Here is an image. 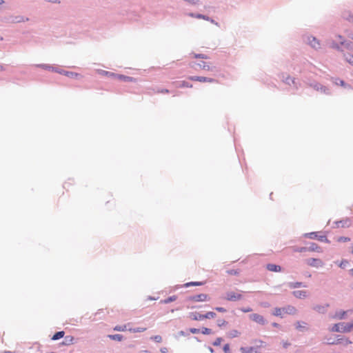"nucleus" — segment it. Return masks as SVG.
Here are the masks:
<instances>
[{
	"instance_id": "1",
	"label": "nucleus",
	"mask_w": 353,
	"mask_h": 353,
	"mask_svg": "<svg viewBox=\"0 0 353 353\" xmlns=\"http://www.w3.org/2000/svg\"><path fill=\"white\" fill-rule=\"evenodd\" d=\"M223 299L228 301H236L241 300L242 299V295L237 292L230 291L225 294Z\"/></svg>"
},
{
	"instance_id": "2",
	"label": "nucleus",
	"mask_w": 353,
	"mask_h": 353,
	"mask_svg": "<svg viewBox=\"0 0 353 353\" xmlns=\"http://www.w3.org/2000/svg\"><path fill=\"white\" fill-rule=\"evenodd\" d=\"M249 317L250 320L256 322L258 324L263 325L266 323V320L265 318L259 314L254 313L250 314Z\"/></svg>"
},
{
	"instance_id": "3",
	"label": "nucleus",
	"mask_w": 353,
	"mask_h": 353,
	"mask_svg": "<svg viewBox=\"0 0 353 353\" xmlns=\"http://www.w3.org/2000/svg\"><path fill=\"white\" fill-rule=\"evenodd\" d=\"M306 263L312 267L319 268L323 266L324 263L320 259L310 258L306 260Z\"/></svg>"
},
{
	"instance_id": "4",
	"label": "nucleus",
	"mask_w": 353,
	"mask_h": 353,
	"mask_svg": "<svg viewBox=\"0 0 353 353\" xmlns=\"http://www.w3.org/2000/svg\"><path fill=\"white\" fill-rule=\"evenodd\" d=\"M210 299L209 296L206 294H200L190 296L189 300L192 302H203L207 301Z\"/></svg>"
},
{
	"instance_id": "5",
	"label": "nucleus",
	"mask_w": 353,
	"mask_h": 353,
	"mask_svg": "<svg viewBox=\"0 0 353 353\" xmlns=\"http://www.w3.org/2000/svg\"><path fill=\"white\" fill-rule=\"evenodd\" d=\"M188 79L194 81H199V82H208V83H214L216 81L212 78H208L204 77H199V76H190L188 77Z\"/></svg>"
},
{
	"instance_id": "6",
	"label": "nucleus",
	"mask_w": 353,
	"mask_h": 353,
	"mask_svg": "<svg viewBox=\"0 0 353 353\" xmlns=\"http://www.w3.org/2000/svg\"><path fill=\"white\" fill-rule=\"evenodd\" d=\"M55 72L59 73L61 74H63L70 78H78L81 76L79 74H78L77 72H69V71H65L63 70H59V69H58V70H55Z\"/></svg>"
},
{
	"instance_id": "7",
	"label": "nucleus",
	"mask_w": 353,
	"mask_h": 353,
	"mask_svg": "<svg viewBox=\"0 0 353 353\" xmlns=\"http://www.w3.org/2000/svg\"><path fill=\"white\" fill-rule=\"evenodd\" d=\"M116 79H117L120 81H125V82H137L136 79L131 77L125 76L123 74H117Z\"/></svg>"
},
{
	"instance_id": "8",
	"label": "nucleus",
	"mask_w": 353,
	"mask_h": 353,
	"mask_svg": "<svg viewBox=\"0 0 353 353\" xmlns=\"http://www.w3.org/2000/svg\"><path fill=\"white\" fill-rule=\"evenodd\" d=\"M240 352L241 353H257L258 352L257 349L254 347H241L240 348Z\"/></svg>"
},
{
	"instance_id": "9",
	"label": "nucleus",
	"mask_w": 353,
	"mask_h": 353,
	"mask_svg": "<svg viewBox=\"0 0 353 353\" xmlns=\"http://www.w3.org/2000/svg\"><path fill=\"white\" fill-rule=\"evenodd\" d=\"M266 268L269 271H271V272H281V266L275 265V264H272V263L268 264L267 266H266Z\"/></svg>"
},
{
	"instance_id": "10",
	"label": "nucleus",
	"mask_w": 353,
	"mask_h": 353,
	"mask_svg": "<svg viewBox=\"0 0 353 353\" xmlns=\"http://www.w3.org/2000/svg\"><path fill=\"white\" fill-rule=\"evenodd\" d=\"M97 72L99 74H101V75L107 76V77H112V78H115L116 79V76H117L116 73L108 72V71H105V70H98Z\"/></svg>"
},
{
	"instance_id": "11",
	"label": "nucleus",
	"mask_w": 353,
	"mask_h": 353,
	"mask_svg": "<svg viewBox=\"0 0 353 353\" xmlns=\"http://www.w3.org/2000/svg\"><path fill=\"white\" fill-rule=\"evenodd\" d=\"M296 312V310L294 307L288 305L284 307V314H295Z\"/></svg>"
},
{
	"instance_id": "12",
	"label": "nucleus",
	"mask_w": 353,
	"mask_h": 353,
	"mask_svg": "<svg viewBox=\"0 0 353 353\" xmlns=\"http://www.w3.org/2000/svg\"><path fill=\"white\" fill-rule=\"evenodd\" d=\"M309 43L314 48L317 49L320 48L319 41L314 37L309 38Z\"/></svg>"
},
{
	"instance_id": "13",
	"label": "nucleus",
	"mask_w": 353,
	"mask_h": 353,
	"mask_svg": "<svg viewBox=\"0 0 353 353\" xmlns=\"http://www.w3.org/2000/svg\"><path fill=\"white\" fill-rule=\"evenodd\" d=\"M284 307H276L274 310L273 315L283 317L284 315Z\"/></svg>"
},
{
	"instance_id": "14",
	"label": "nucleus",
	"mask_w": 353,
	"mask_h": 353,
	"mask_svg": "<svg viewBox=\"0 0 353 353\" xmlns=\"http://www.w3.org/2000/svg\"><path fill=\"white\" fill-rule=\"evenodd\" d=\"M293 294L296 298L301 299V298L306 297L307 292L305 291H304V290H297V291H294L293 292Z\"/></svg>"
},
{
	"instance_id": "15",
	"label": "nucleus",
	"mask_w": 353,
	"mask_h": 353,
	"mask_svg": "<svg viewBox=\"0 0 353 353\" xmlns=\"http://www.w3.org/2000/svg\"><path fill=\"white\" fill-rule=\"evenodd\" d=\"M307 251H316V252H321V249L316 244L312 243L310 245V246L307 248Z\"/></svg>"
},
{
	"instance_id": "16",
	"label": "nucleus",
	"mask_w": 353,
	"mask_h": 353,
	"mask_svg": "<svg viewBox=\"0 0 353 353\" xmlns=\"http://www.w3.org/2000/svg\"><path fill=\"white\" fill-rule=\"evenodd\" d=\"M38 67H40L43 69H45V70H51V71H53V72H55V70H58L57 68L52 66V65H47V64H41V65H37Z\"/></svg>"
},
{
	"instance_id": "17",
	"label": "nucleus",
	"mask_w": 353,
	"mask_h": 353,
	"mask_svg": "<svg viewBox=\"0 0 353 353\" xmlns=\"http://www.w3.org/2000/svg\"><path fill=\"white\" fill-rule=\"evenodd\" d=\"M241 335V332L237 330H232L228 333V336L230 338L239 337Z\"/></svg>"
},
{
	"instance_id": "18",
	"label": "nucleus",
	"mask_w": 353,
	"mask_h": 353,
	"mask_svg": "<svg viewBox=\"0 0 353 353\" xmlns=\"http://www.w3.org/2000/svg\"><path fill=\"white\" fill-rule=\"evenodd\" d=\"M74 337L72 336H66L65 338H64V341H63V344L65 345H70V344H72L73 342H74Z\"/></svg>"
},
{
	"instance_id": "19",
	"label": "nucleus",
	"mask_w": 353,
	"mask_h": 353,
	"mask_svg": "<svg viewBox=\"0 0 353 353\" xmlns=\"http://www.w3.org/2000/svg\"><path fill=\"white\" fill-rule=\"evenodd\" d=\"M64 334L65 332L63 331L58 332L53 335L52 339L54 341L58 340L59 339L63 338L64 336Z\"/></svg>"
},
{
	"instance_id": "20",
	"label": "nucleus",
	"mask_w": 353,
	"mask_h": 353,
	"mask_svg": "<svg viewBox=\"0 0 353 353\" xmlns=\"http://www.w3.org/2000/svg\"><path fill=\"white\" fill-rule=\"evenodd\" d=\"M192 319L195 321H201V320L205 319L203 314H197V313L192 314Z\"/></svg>"
},
{
	"instance_id": "21",
	"label": "nucleus",
	"mask_w": 353,
	"mask_h": 353,
	"mask_svg": "<svg viewBox=\"0 0 353 353\" xmlns=\"http://www.w3.org/2000/svg\"><path fill=\"white\" fill-rule=\"evenodd\" d=\"M175 300H176V296L174 295V296L168 297L166 299L161 301V303H163V304H167V303H170L172 301H174Z\"/></svg>"
},
{
	"instance_id": "22",
	"label": "nucleus",
	"mask_w": 353,
	"mask_h": 353,
	"mask_svg": "<svg viewBox=\"0 0 353 353\" xmlns=\"http://www.w3.org/2000/svg\"><path fill=\"white\" fill-rule=\"evenodd\" d=\"M147 330L146 327H137V328H129L128 330L130 332L136 333V332H143Z\"/></svg>"
},
{
	"instance_id": "23",
	"label": "nucleus",
	"mask_w": 353,
	"mask_h": 353,
	"mask_svg": "<svg viewBox=\"0 0 353 353\" xmlns=\"http://www.w3.org/2000/svg\"><path fill=\"white\" fill-rule=\"evenodd\" d=\"M203 285L202 282H189L184 284V287L188 288L190 286H199Z\"/></svg>"
},
{
	"instance_id": "24",
	"label": "nucleus",
	"mask_w": 353,
	"mask_h": 353,
	"mask_svg": "<svg viewBox=\"0 0 353 353\" xmlns=\"http://www.w3.org/2000/svg\"><path fill=\"white\" fill-rule=\"evenodd\" d=\"M128 329H127V325H117L114 327V331H119V332H124V331H126Z\"/></svg>"
},
{
	"instance_id": "25",
	"label": "nucleus",
	"mask_w": 353,
	"mask_h": 353,
	"mask_svg": "<svg viewBox=\"0 0 353 353\" xmlns=\"http://www.w3.org/2000/svg\"><path fill=\"white\" fill-rule=\"evenodd\" d=\"M108 337L112 340L121 341L123 339V336L121 334L108 335Z\"/></svg>"
},
{
	"instance_id": "26",
	"label": "nucleus",
	"mask_w": 353,
	"mask_h": 353,
	"mask_svg": "<svg viewBox=\"0 0 353 353\" xmlns=\"http://www.w3.org/2000/svg\"><path fill=\"white\" fill-rule=\"evenodd\" d=\"M345 59L349 63L353 65V54H345Z\"/></svg>"
},
{
	"instance_id": "27",
	"label": "nucleus",
	"mask_w": 353,
	"mask_h": 353,
	"mask_svg": "<svg viewBox=\"0 0 353 353\" xmlns=\"http://www.w3.org/2000/svg\"><path fill=\"white\" fill-rule=\"evenodd\" d=\"M203 315H204V319H213V318L216 317V314L213 312H208Z\"/></svg>"
},
{
	"instance_id": "28",
	"label": "nucleus",
	"mask_w": 353,
	"mask_h": 353,
	"mask_svg": "<svg viewBox=\"0 0 353 353\" xmlns=\"http://www.w3.org/2000/svg\"><path fill=\"white\" fill-rule=\"evenodd\" d=\"M351 330H353V322L347 323L343 328L344 332H350Z\"/></svg>"
},
{
	"instance_id": "29",
	"label": "nucleus",
	"mask_w": 353,
	"mask_h": 353,
	"mask_svg": "<svg viewBox=\"0 0 353 353\" xmlns=\"http://www.w3.org/2000/svg\"><path fill=\"white\" fill-rule=\"evenodd\" d=\"M27 20H28V19H25L23 17L18 16V17H16L15 19L12 20V21L15 22V23H20L22 21H27Z\"/></svg>"
},
{
	"instance_id": "30",
	"label": "nucleus",
	"mask_w": 353,
	"mask_h": 353,
	"mask_svg": "<svg viewBox=\"0 0 353 353\" xmlns=\"http://www.w3.org/2000/svg\"><path fill=\"white\" fill-rule=\"evenodd\" d=\"M307 250V247L294 248L293 251L296 252H303Z\"/></svg>"
},
{
	"instance_id": "31",
	"label": "nucleus",
	"mask_w": 353,
	"mask_h": 353,
	"mask_svg": "<svg viewBox=\"0 0 353 353\" xmlns=\"http://www.w3.org/2000/svg\"><path fill=\"white\" fill-rule=\"evenodd\" d=\"M179 87L180 88H192V85L189 83L187 81H183L181 82Z\"/></svg>"
},
{
	"instance_id": "32",
	"label": "nucleus",
	"mask_w": 353,
	"mask_h": 353,
	"mask_svg": "<svg viewBox=\"0 0 353 353\" xmlns=\"http://www.w3.org/2000/svg\"><path fill=\"white\" fill-rule=\"evenodd\" d=\"M193 57L194 58H196V59H198V58H200V59H208V56H206L205 54H196V53H194L193 54Z\"/></svg>"
},
{
	"instance_id": "33",
	"label": "nucleus",
	"mask_w": 353,
	"mask_h": 353,
	"mask_svg": "<svg viewBox=\"0 0 353 353\" xmlns=\"http://www.w3.org/2000/svg\"><path fill=\"white\" fill-rule=\"evenodd\" d=\"M201 333L203 334H210L212 333V330L211 329H209V328H207V327H203L201 330Z\"/></svg>"
},
{
	"instance_id": "34",
	"label": "nucleus",
	"mask_w": 353,
	"mask_h": 353,
	"mask_svg": "<svg viewBox=\"0 0 353 353\" xmlns=\"http://www.w3.org/2000/svg\"><path fill=\"white\" fill-rule=\"evenodd\" d=\"M151 339H153L157 343H161L162 341V338L159 335L154 336Z\"/></svg>"
},
{
	"instance_id": "35",
	"label": "nucleus",
	"mask_w": 353,
	"mask_h": 353,
	"mask_svg": "<svg viewBox=\"0 0 353 353\" xmlns=\"http://www.w3.org/2000/svg\"><path fill=\"white\" fill-rule=\"evenodd\" d=\"M223 339L221 337L216 338V340L213 343V345L219 346L221 345Z\"/></svg>"
},
{
	"instance_id": "36",
	"label": "nucleus",
	"mask_w": 353,
	"mask_h": 353,
	"mask_svg": "<svg viewBox=\"0 0 353 353\" xmlns=\"http://www.w3.org/2000/svg\"><path fill=\"white\" fill-rule=\"evenodd\" d=\"M195 17L197 19H205L207 21L210 20L208 17L203 15V14H196Z\"/></svg>"
},
{
	"instance_id": "37",
	"label": "nucleus",
	"mask_w": 353,
	"mask_h": 353,
	"mask_svg": "<svg viewBox=\"0 0 353 353\" xmlns=\"http://www.w3.org/2000/svg\"><path fill=\"white\" fill-rule=\"evenodd\" d=\"M227 273L230 275H237L239 272L236 270H230L227 271Z\"/></svg>"
},
{
	"instance_id": "38",
	"label": "nucleus",
	"mask_w": 353,
	"mask_h": 353,
	"mask_svg": "<svg viewBox=\"0 0 353 353\" xmlns=\"http://www.w3.org/2000/svg\"><path fill=\"white\" fill-rule=\"evenodd\" d=\"M336 38L339 39V43L341 44V45H344L345 44V39L344 38L341 36V35H337L336 36Z\"/></svg>"
},
{
	"instance_id": "39",
	"label": "nucleus",
	"mask_w": 353,
	"mask_h": 353,
	"mask_svg": "<svg viewBox=\"0 0 353 353\" xmlns=\"http://www.w3.org/2000/svg\"><path fill=\"white\" fill-rule=\"evenodd\" d=\"M200 68H202L203 70H211V68L204 62L203 63L202 65H200Z\"/></svg>"
},
{
	"instance_id": "40",
	"label": "nucleus",
	"mask_w": 353,
	"mask_h": 353,
	"mask_svg": "<svg viewBox=\"0 0 353 353\" xmlns=\"http://www.w3.org/2000/svg\"><path fill=\"white\" fill-rule=\"evenodd\" d=\"M223 351L225 353H230V345L229 344H225L224 346H223Z\"/></svg>"
},
{
	"instance_id": "41",
	"label": "nucleus",
	"mask_w": 353,
	"mask_h": 353,
	"mask_svg": "<svg viewBox=\"0 0 353 353\" xmlns=\"http://www.w3.org/2000/svg\"><path fill=\"white\" fill-rule=\"evenodd\" d=\"M305 325L306 323H304V322H297L296 323V327L297 329H299V328H301V327H305Z\"/></svg>"
},
{
	"instance_id": "42",
	"label": "nucleus",
	"mask_w": 353,
	"mask_h": 353,
	"mask_svg": "<svg viewBox=\"0 0 353 353\" xmlns=\"http://www.w3.org/2000/svg\"><path fill=\"white\" fill-rule=\"evenodd\" d=\"M226 324H227V322L225 320H223V319L218 321V325L219 327H221V326L225 325Z\"/></svg>"
},
{
	"instance_id": "43",
	"label": "nucleus",
	"mask_w": 353,
	"mask_h": 353,
	"mask_svg": "<svg viewBox=\"0 0 353 353\" xmlns=\"http://www.w3.org/2000/svg\"><path fill=\"white\" fill-rule=\"evenodd\" d=\"M215 310L219 312H226V310L222 307H215Z\"/></svg>"
},
{
	"instance_id": "44",
	"label": "nucleus",
	"mask_w": 353,
	"mask_h": 353,
	"mask_svg": "<svg viewBox=\"0 0 353 353\" xmlns=\"http://www.w3.org/2000/svg\"><path fill=\"white\" fill-rule=\"evenodd\" d=\"M241 311L244 313H247L252 311V309L251 307L242 308Z\"/></svg>"
},
{
	"instance_id": "45",
	"label": "nucleus",
	"mask_w": 353,
	"mask_h": 353,
	"mask_svg": "<svg viewBox=\"0 0 353 353\" xmlns=\"http://www.w3.org/2000/svg\"><path fill=\"white\" fill-rule=\"evenodd\" d=\"M348 263V261H343L341 262V263L339 264V266L341 268H345L346 266V265Z\"/></svg>"
},
{
	"instance_id": "46",
	"label": "nucleus",
	"mask_w": 353,
	"mask_h": 353,
	"mask_svg": "<svg viewBox=\"0 0 353 353\" xmlns=\"http://www.w3.org/2000/svg\"><path fill=\"white\" fill-rule=\"evenodd\" d=\"M190 332L192 334H197L199 332V330L196 328H190Z\"/></svg>"
},
{
	"instance_id": "47",
	"label": "nucleus",
	"mask_w": 353,
	"mask_h": 353,
	"mask_svg": "<svg viewBox=\"0 0 353 353\" xmlns=\"http://www.w3.org/2000/svg\"><path fill=\"white\" fill-rule=\"evenodd\" d=\"M350 240V239L348 237H340L339 239V241H344V242H345V241H349Z\"/></svg>"
},
{
	"instance_id": "48",
	"label": "nucleus",
	"mask_w": 353,
	"mask_h": 353,
	"mask_svg": "<svg viewBox=\"0 0 353 353\" xmlns=\"http://www.w3.org/2000/svg\"><path fill=\"white\" fill-rule=\"evenodd\" d=\"M332 331H335V332H339V325L338 324H335L334 325V327H332Z\"/></svg>"
},
{
	"instance_id": "49",
	"label": "nucleus",
	"mask_w": 353,
	"mask_h": 353,
	"mask_svg": "<svg viewBox=\"0 0 353 353\" xmlns=\"http://www.w3.org/2000/svg\"><path fill=\"white\" fill-rule=\"evenodd\" d=\"M161 352V353H168V350L167 347H161V350H160Z\"/></svg>"
},
{
	"instance_id": "50",
	"label": "nucleus",
	"mask_w": 353,
	"mask_h": 353,
	"mask_svg": "<svg viewBox=\"0 0 353 353\" xmlns=\"http://www.w3.org/2000/svg\"><path fill=\"white\" fill-rule=\"evenodd\" d=\"M301 286H302V283H296L292 285L293 288L301 287Z\"/></svg>"
},
{
	"instance_id": "51",
	"label": "nucleus",
	"mask_w": 353,
	"mask_h": 353,
	"mask_svg": "<svg viewBox=\"0 0 353 353\" xmlns=\"http://www.w3.org/2000/svg\"><path fill=\"white\" fill-rule=\"evenodd\" d=\"M309 237L311 239L315 238L316 236V234L314 232L310 233L308 234Z\"/></svg>"
},
{
	"instance_id": "52",
	"label": "nucleus",
	"mask_w": 353,
	"mask_h": 353,
	"mask_svg": "<svg viewBox=\"0 0 353 353\" xmlns=\"http://www.w3.org/2000/svg\"><path fill=\"white\" fill-rule=\"evenodd\" d=\"M159 92H161V93H169V90L168 89H163L162 90H161Z\"/></svg>"
},
{
	"instance_id": "53",
	"label": "nucleus",
	"mask_w": 353,
	"mask_h": 353,
	"mask_svg": "<svg viewBox=\"0 0 353 353\" xmlns=\"http://www.w3.org/2000/svg\"><path fill=\"white\" fill-rule=\"evenodd\" d=\"M347 19L353 23V16H350V17L347 18Z\"/></svg>"
},
{
	"instance_id": "54",
	"label": "nucleus",
	"mask_w": 353,
	"mask_h": 353,
	"mask_svg": "<svg viewBox=\"0 0 353 353\" xmlns=\"http://www.w3.org/2000/svg\"><path fill=\"white\" fill-rule=\"evenodd\" d=\"M272 325H273L274 327H279V324H278V323H272Z\"/></svg>"
},
{
	"instance_id": "55",
	"label": "nucleus",
	"mask_w": 353,
	"mask_h": 353,
	"mask_svg": "<svg viewBox=\"0 0 353 353\" xmlns=\"http://www.w3.org/2000/svg\"><path fill=\"white\" fill-rule=\"evenodd\" d=\"M350 273L353 276V268L350 270Z\"/></svg>"
},
{
	"instance_id": "56",
	"label": "nucleus",
	"mask_w": 353,
	"mask_h": 353,
	"mask_svg": "<svg viewBox=\"0 0 353 353\" xmlns=\"http://www.w3.org/2000/svg\"><path fill=\"white\" fill-rule=\"evenodd\" d=\"M288 345H289V343H283V346L286 347Z\"/></svg>"
},
{
	"instance_id": "57",
	"label": "nucleus",
	"mask_w": 353,
	"mask_h": 353,
	"mask_svg": "<svg viewBox=\"0 0 353 353\" xmlns=\"http://www.w3.org/2000/svg\"><path fill=\"white\" fill-rule=\"evenodd\" d=\"M190 16L192 17H195L196 14L191 13V14H190Z\"/></svg>"
},
{
	"instance_id": "58",
	"label": "nucleus",
	"mask_w": 353,
	"mask_h": 353,
	"mask_svg": "<svg viewBox=\"0 0 353 353\" xmlns=\"http://www.w3.org/2000/svg\"><path fill=\"white\" fill-rule=\"evenodd\" d=\"M333 47H334V48H339V46H338V45H337V44H334V45L333 46Z\"/></svg>"
},
{
	"instance_id": "59",
	"label": "nucleus",
	"mask_w": 353,
	"mask_h": 353,
	"mask_svg": "<svg viewBox=\"0 0 353 353\" xmlns=\"http://www.w3.org/2000/svg\"><path fill=\"white\" fill-rule=\"evenodd\" d=\"M345 312H343L342 315H341L339 318H340V319H342V318H343V315L345 314Z\"/></svg>"
},
{
	"instance_id": "60",
	"label": "nucleus",
	"mask_w": 353,
	"mask_h": 353,
	"mask_svg": "<svg viewBox=\"0 0 353 353\" xmlns=\"http://www.w3.org/2000/svg\"><path fill=\"white\" fill-rule=\"evenodd\" d=\"M3 67L2 65H0V71L3 70Z\"/></svg>"
},
{
	"instance_id": "61",
	"label": "nucleus",
	"mask_w": 353,
	"mask_h": 353,
	"mask_svg": "<svg viewBox=\"0 0 353 353\" xmlns=\"http://www.w3.org/2000/svg\"><path fill=\"white\" fill-rule=\"evenodd\" d=\"M350 37L353 40V33L351 35H350Z\"/></svg>"
},
{
	"instance_id": "62",
	"label": "nucleus",
	"mask_w": 353,
	"mask_h": 353,
	"mask_svg": "<svg viewBox=\"0 0 353 353\" xmlns=\"http://www.w3.org/2000/svg\"><path fill=\"white\" fill-rule=\"evenodd\" d=\"M4 3V1L3 0H0V4H2Z\"/></svg>"
},
{
	"instance_id": "63",
	"label": "nucleus",
	"mask_w": 353,
	"mask_h": 353,
	"mask_svg": "<svg viewBox=\"0 0 353 353\" xmlns=\"http://www.w3.org/2000/svg\"><path fill=\"white\" fill-rule=\"evenodd\" d=\"M148 299H150V300H154V299H152V297H149Z\"/></svg>"
},
{
	"instance_id": "64",
	"label": "nucleus",
	"mask_w": 353,
	"mask_h": 353,
	"mask_svg": "<svg viewBox=\"0 0 353 353\" xmlns=\"http://www.w3.org/2000/svg\"><path fill=\"white\" fill-rule=\"evenodd\" d=\"M259 342H260V343H261V345L264 343V342H263V341H260Z\"/></svg>"
}]
</instances>
